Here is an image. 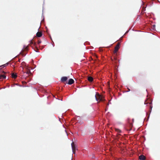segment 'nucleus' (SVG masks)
<instances>
[{
	"mask_svg": "<svg viewBox=\"0 0 160 160\" xmlns=\"http://www.w3.org/2000/svg\"><path fill=\"white\" fill-rule=\"evenodd\" d=\"M74 82V80L72 79H70L69 80L68 83V84L71 85V84H72V83H73Z\"/></svg>",
	"mask_w": 160,
	"mask_h": 160,
	"instance_id": "nucleus-7",
	"label": "nucleus"
},
{
	"mask_svg": "<svg viewBox=\"0 0 160 160\" xmlns=\"http://www.w3.org/2000/svg\"><path fill=\"white\" fill-rule=\"evenodd\" d=\"M3 72L4 73H5V72Z\"/></svg>",
	"mask_w": 160,
	"mask_h": 160,
	"instance_id": "nucleus-22",
	"label": "nucleus"
},
{
	"mask_svg": "<svg viewBox=\"0 0 160 160\" xmlns=\"http://www.w3.org/2000/svg\"><path fill=\"white\" fill-rule=\"evenodd\" d=\"M139 158L140 160H145L146 159L145 157L143 155H140Z\"/></svg>",
	"mask_w": 160,
	"mask_h": 160,
	"instance_id": "nucleus-6",
	"label": "nucleus"
},
{
	"mask_svg": "<svg viewBox=\"0 0 160 160\" xmlns=\"http://www.w3.org/2000/svg\"><path fill=\"white\" fill-rule=\"evenodd\" d=\"M33 44V45L35 47H36V43L35 42H33V40H32L30 42V45H32Z\"/></svg>",
	"mask_w": 160,
	"mask_h": 160,
	"instance_id": "nucleus-11",
	"label": "nucleus"
},
{
	"mask_svg": "<svg viewBox=\"0 0 160 160\" xmlns=\"http://www.w3.org/2000/svg\"><path fill=\"white\" fill-rule=\"evenodd\" d=\"M30 72V71H27V72L26 73H27V74H29Z\"/></svg>",
	"mask_w": 160,
	"mask_h": 160,
	"instance_id": "nucleus-19",
	"label": "nucleus"
},
{
	"mask_svg": "<svg viewBox=\"0 0 160 160\" xmlns=\"http://www.w3.org/2000/svg\"><path fill=\"white\" fill-rule=\"evenodd\" d=\"M8 65V64L7 63H6V64H5L4 65H3L1 66H0V68L1 67H5L7 65Z\"/></svg>",
	"mask_w": 160,
	"mask_h": 160,
	"instance_id": "nucleus-15",
	"label": "nucleus"
},
{
	"mask_svg": "<svg viewBox=\"0 0 160 160\" xmlns=\"http://www.w3.org/2000/svg\"><path fill=\"white\" fill-rule=\"evenodd\" d=\"M72 152L73 153H75V147L74 145V142H73L72 144Z\"/></svg>",
	"mask_w": 160,
	"mask_h": 160,
	"instance_id": "nucleus-4",
	"label": "nucleus"
},
{
	"mask_svg": "<svg viewBox=\"0 0 160 160\" xmlns=\"http://www.w3.org/2000/svg\"><path fill=\"white\" fill-rule=\"evenodd\" d=\"M115 131L118 133H120L121 132V131L118 129L115 128Z\"/></svg>",
	"mask_w": 160,
	"mask_h": 160,
	"instance_id": "nucleus-14",
	"label": "nucleus"
},
{
	"mask_svg": "<svg viewBox=\"0 0 160 160\" xmlns=\"http://www.w3.org/2000/svg\"><path fill=\"white\" fill-rule=\"evenodd\" d=\"M24 63V62H22V64L23 63Z\"/></svg>",
	"mask_w": 160,
	"mask_h": 160,
	"instance_id": "nucleus-21",
	"label": "nucleus"
},
{
	"mask_svg": "<svg viewBox=\"0 0 160 160\" xmlns=\"http://www.w3.org/2000/svg\"><path fill=\"white\" fill-rule=\"evenodd\" d=\"M6 76L3 74L0 75V79H3L6 78Z\"/></svg>",
	"mask_w": 160,
	"mask_h": 160,
	"instance_id": "nucleus-13",
	"label": "nucleus"
},
{
	"mask_svg": "<svg viewBox=\"0 0 160 160\" xmlns=\"http://www.w3.org/2000/svg\"><path fill=\"white\" fill-rule=\"evenodd\" d=\"M12 78H16L17 77L16 74H15L14 73H12Z\"/></svg>",
	"mask_w": 160,
	"mask_h": 160,
	"instance_id": "nucleus-12",
	"label": "nucleus"
},
{
	"mask_svg": "<svg viewBox=\"0 0 160 160\" xmlns=\"http://www.w3.org/2000/svg\"><path fill=\"white\" fill-rule=\"evenodd\" d=\"M155 25H153L152 26V28L153 30H154V28H155Z\"/></svg>",
	"mask_w": 160,
	"mask_h": 160,
	"instance_id": "nucleus-18",
	"label": "nucleus"
},
{
	"mask_svg": "<svg viewBox=\"0 0 160 160\" xmlns=\"http://www.w3.org/2000/svg\"><path fill=\"white\" fill-rule=\"evenodd\" d=\"M35 48L36 50L34 49V50H35L36 52H38V48H37L36 47Z\"/></svg>",
	"mask_w": 160,
	"mask_h": 160,
	"instance_id": "nucleus-16",
	"label": "nucleus"
},
{
	"mask_svg": "<svg viewBox=\"0 0 160 160\" xmlns=\"http://www.w3.org/2000/svg\"><path fill=\"white\" fill-rule=\"evenodd\" d=\"M41 41L40 40H38V44H40V43H41Z\"/></svg>",
	"mask_w": 160,
	"mask_h": 160,
	"instance_id": "nucleus-17",
	"label": "nucleus"
},
{
	"mask_svg": "<svg viewBox=\"0 0 160 160\" xmlns=\"http://www.w3.org/2000/svg\"><path fill=\"white\" fill-rule=\"evenodd\" d=\"M68 78L66 77H62L61 79L62 82H64L67 80Z\"/></svg>",
	"mask_w": 160,
	"mask_h": 160,
	"instance_id": "nucleus-8",
	"label": "nucleus"
},
{
	"mask_svg": "<svg viewBox=\"0 0 160 160\" xmlns=\"http://www.w3.org/2000/svg\"><path fill=\"white\" fill-rule=\"evenodd\" d=\"M120 46V43L119 42L118 43L116 47L115 48L114 50V53L115 54L116 56L117 55V52L118 50L119 47Z\"/></svg>",
	"mask_w": 160,
	"mask_h": 160,
	"instance_id": "nucleus-3",
	"label": "nucleus"
},
{
	"mask_svg": "<svg viewBox=\"0 0 160 160\" xmlns=\"http://www.w3.org/2000/svg\"><path fill=\"white\" fill-rule=\"evenodd\" d=\"M128 90L127 92H128L130 91V90L129 88H128Z\"/></svg>",
	"mask_w": 160,
	"mask_h": 160,
	"instance_id": "nucleus-20",
	"label": "nucleus"
},
{
	"mask_svg": "<svg viewBox=\"0 0 160 160\" xmlns=\"http://www.w3.org/2000/svg\"><path fill=\"white\" fill-rule=\"evenodd\" d=\"M114 60H112L113 62L117 63V61H118L117 59V57L116 56L114 57Z\"/></svg>",
	"mask_w": 160,
	"mask_h": 160,
	"instance_id": "nucleus-10",
	"label": "nucleus"
},
{
	"mask_svg": "<svg viewBox=\"0 0 160 160\" xmlns=\"http://www.w3.org/2000/svg\"><path fill=\"white\" fill-rule=\"evenodd\" d=\"M88 80L90 82H92L93 80V78L92 77L89 76L88 78Z\"/></svg>",
	"mask_w": 160,
	"mask_h": 160,
	"instance_id": "nucleus-9",
	"label": "nucleus"
},
{
	"mask_svg": "<svg viewBox=\"0 0 160 160\" xmlns=\"http://www.w3.org/2000/svg\"><path fill=\"white\" fill-rule=\"evenodd\" d=\"M145 104H148L147 106H149L150 108V111L151 112L152 108V102L150 100H147L145 101Z\"/></svg>",
	"mask_w": 160,
	"mask_h": 160,
	"instance_id": "nucleus-2",
	"label": "nucleus"
},
{
	"mask_svg": "<svg viewBox=\"0 0 160 160\" xmlns=\"http://www.w3.org/2000/svg\"><path fill=\"white\" fill-rule=\"evenodd\" d=\"M42 35V32H38L36 33V36L38 37H40Z\"/></svg>",
	"mask_w": 160,
	"mask_h": 160,
	"instance_id": "nucleus-5",
	"label": "nucleus"
},
{
	"mask_svg": "<svg viewBox=\"0 0 160 160\" xmlns=\"http://www.w3.org/2000/svg\"><path fill=\"white\" fill-rule=\"evenodd\" d=\"M95 97L96 100L98 102L103 101L104 100L103 97L100 95L98 93H96Z\"/></svg>",
	"mask_w": 160,
	"mask_h": 160,
	"instance_id": "nucleus-1",
	"label": "nucleus"
}]
</instances>
